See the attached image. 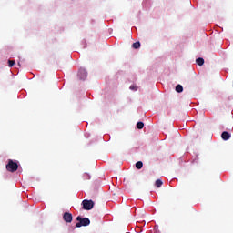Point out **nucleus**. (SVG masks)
<instances>
[{
  "mask_svg": "<svg viewBox=\"0 0 233 233\" xmlns=\"http://www.w3.org/2000/svg\"><path fill=\"white\" fill-rule=\"evenodd\" d=\"M8 65H9L10 68H12V66H14V65H15V60H8Z\"/></svg>",
  "mask_w": 233,
  "mask_h": 233,
  "instance_id": "13",
  "label": "nucleus"
},
{
  "mask_svg": "<svg viewBox=\"0 0 233 233\" xmlns=\"http://www.w3.org/2000/svg\"><path fill=\"white\" fill-rule=\"evenodd\" d=\"M130 90H137V86H130Z\"/></svg>",
  "mask_w": 233,
  "mask_h": 233,
  "instance_id": "14",
  "label": "nucleus"
},
{
  "mask_svg": "<svg viewBox=\"0 0 233 233\" xmlns=\"http://www.w3.org/2000/svg\"><path fill=\"white\" fill-rule=\"evenodd\" d=\"M196 63L198 65V66H203V65H205V59L202 57L197 58Z\"/></svg>",
  "mask_w": 233,
  "mask_h": 233,
  "instance_id": "7",
  "label": "nucleus"
},
{
  "mask_svg": "<svg viewBox=\"0 0 233 233\" xmlns=\"http://www.w3.org/2000/svg\"><path fill=\"white\" fill-rule=\"evenodd\" d=\"M176 92H177L178 94H181V92H183V86L177 85L176 86Z\"/></svg>",
  "mask_w": 233,
  "mask_h": 233,
  "instance_id": "9",
  "label": "nucleus"
},
{
  "mask_svg": "<svg viewBox=\"0 0 233 233\" xmlns=\"http://www.w3.org/2000/svg\"><path fill=\"white\" fill-rule=\"evenodd\" d=\"M136 168L137 170H141V168H143V162L142 161H138L136 163Z\"/></svg>",
  "mask_w": 233,
  "mask_h": 233,
  "instance_id": "8",
  "label": "nucleus"
},
{
  "mask_svg": "<svg viewBox=\"0 0 233 233\" xmlns=\"http://www.w3.org/2000/svg\"><path fill=\"white\" fill-rule=\"evenodd\" d=\"M163 185V181H161V179H157V181H156V187H157V188H160V187Z\"/></svg>",
  "mask_w": 233,
  "mask_h": 233,
  "instance_id": "12",
  "label": "nucleus"
},
{
  "mask_svg": "<svg viewBox=\"0 0 233 233\" xmlns=\"http://www.w3.org/2000/svg\"><path fill=\"white\" fill-rule=\"evenodd\" d=\"M141 46V43L139 42H135L132 45V47L135 48V50H137V48H139Z\"/></svg>",
  "mask_w": 233,
  "mask_h": 233,
  "instance_id": "10",
  "label": "nucleus"
},
{
  "mask_svg": "<svg viewBox=\"0 0 233 233\" xmlns=\"http://www.w3.org/2000/svg\"><path fill=\"white\" fill-rule=\"evenodd\" d=\"M63 219L66 221V223H72V219H74V217H72V213L65 212L63 215Z\"/></svg>",
  "mask_w": 233,
  "mask_h": 233,
  "instance_id": "5",
  "label": "nucleus"
},
{
  "mask_svg": "<svg viewBox=\"0 0 233 233\" xmlns=\"http://www.w3.org/2000/svg\"><path fill=\"white\" fill-rule=\"evenodd\" d=\"M88 74L86 73V70L81 68L79 69L78 71V78L81 80V81H85V79H86Z\"/></svg>",
  "mask_w": 233,
  "mask_h": 233,
  "instance_id": "4",
  "label": "nucleus"
},
{
  "mask_svg": "<svg viewBox=\"0 0 233 233\" xmlns=\"http://www.w3.org/2000/svg\"><path fill=\"white\" fill-rule=\"evenodd\" d=\"M76 228H80V227H88L90 225V219L88 218H82L80 216L76 217Z\"/></svg>",
  "mask_w": 233,
  "mask_h": 233,
  "instance_id": "1",
  "label": "nucleus"
},
{
  "mask_svg": "<svg viewBox=\"0 0 233 233\" xmlns=\"http://www.w3.org/2000/svg\"><path fill=\"white\" fill-rule=\"evenodd\" d=\"M94 201L93 200H88V199H84L82 201V207L84 210H92L94 208Z\"/></svg>",
  "mask_w": 233,
  "mask_h": 233,
  "instance_id": "3",
  "label": "nucleus"
},
{
  "mask_svg": "<svg viewBox=\"0 0 233 233\" xmlns=\"http://www.w3.org/2000/svg\"><path fill=\"white\" fill-rule=\"evenodd\" d=\"M85 176H86V179H90V175L86 173Z\"/></svg>",
  "mask_w": 233,
  "mask_h": 233,
  "instance_id": "15",
  "label": "nucleus"
},
{
  "mask_svg": "<svg viewBox=\"0 0 233 233\" xmlns=\"http://www.w3.org/2000/svg\"><path fill=\"white\" fill-rule=\"evenodd\" d=\"M221 137H222V139H223L224 141H228V139H230V137H231V135H230V133H228V132H227V131H224V132H222V134H221Z\"/></svg>",
  "mask_w": 233,
  "mask_h": 233,
  "instance_id": "6",
  "label": "nucleus"
},
{
  "mask_svg": "<svg viewBox=\"0 0 233 233\" xmlns=\"http://www.w3.org/2000/svg\"><path fill=\"white\" fill-rule=\"evenodd\" d=\"M145 127V124L143 122H137V128H138V130H142V128Z\"/></svg>",
  "mask_w": 233,
  "mask_h": 233,
  "instance_id": "11",
  "label": "nucleus"
},
{
  "mask_svg": "<svg viewBox=\"0 0 233 233\" xmlns=\"http://www.w3.org/2000/svg\"><path fill=\"white\" fill-rule=\"evenodd\" d=\"M5 168L8 172H17L19 165H17L16 162H14V160L9 159L7 165L5 166Z\"/></svg>",
  "mask_w": 233,
  "mask_h": 233,
  "instance_id": "2",
  "label": "nucleus"
}]
</instances>
